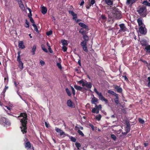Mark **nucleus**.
<instances>
[{"label":"nucleus","instance_id":"nucleus-1","mask_svg":"<svg viewBox=\"0 0 150 150\" xmlns=\"http://www.w3.org/2000/svg\"><path fill=\"white\" fill-rule=\"evenodd\" d=\"M18 117H22V118L20 119V122L21 124L20 128L21 129V132L23 134L26 133L27 132V115L26 112L21 113Z\"/></svg>","mask_w":150,"mask_h":150},{"label":"nucleus","instance_id":"nucleus-2","mask_svg":"<svg viewBox=\"0 0 150 150\" xmlns=\"http://www.w3.org/2000/svg\"><path fill=\"white\" fill-rule=\"evenodd\" d=\"M137 11L142 17H144L147 15V10L146 7L145 6H139L137 9Z\"/></svg>","mask_w":150,"mask_h":150},{"label":"nucleus","instance_id":"nucleus-3","mask_svg":"<svg viewBox=\"0 0 150 150\" xmlns=\"http://www.w3.org/2000/svg\"><path fill=\"white\" fill-rule=\"evenodd\" d=\"M0 124L4 125L9 126L11 125L10 122L5 117L0 116Z\"/></svg>","mask_w":150,"mask_h":150},{"label":"nucleus","instance_id":"nucleus-4","mask_svg":"<svg viewBox=\"0 0 150 150\" xmlns=\"http://www.w3.org/2000/svg\"><path fill=\"white\" fill-rule=\"evenodd\" d=\"M113 13V16L115 18L117 19H120L122 18L121 12L118 9H115L114 10Z\"/></svg>","mask_w":150,"mask_h":150},{"label":"nucleus","instance_id":"nucleus-5","mask_svg":"<svg viewBox=\"0 0 150 150\" xmlns=\"http://www.w3.org/2000/svg\"><path fill=\"white\" fill-rule=\"evenodd\" d=\"M98 96V97L100 100L102 101H104L106 103H108V100L106 98H105L102 95L101 92H99L97 94Z\"/></svg>","mask_w":150,"mask_h":150},{"label":"nucleus","instance_id":"nucleus-6","mask_svg":"<svg viewBox=\"0 0 150 150\" xmlns=\"http://www.w3.org/2000/svg\"><path fill=\"white\" fill-rule=\"evenodd\" d=\"M102 3L103 4H105L110 6L112 5L113 2L111 0H102Z\"/></svg>","mask_w":150,"mask_h":150},{"label":"nucleus","instance_id":"nucleus-7","mask_svg":"<svg viewBox=\"0 0 150 150\" xmlns=\"http://www.w3.org/2000/svg\"><path fill=\"white\" fill-rule=\"evenodd\" d=\"M113 87L116 90L117 93H122V92L123 90L120 86L117 85H114Z\"/></svg>","mask_w":150,"mask_h":150},{"label":"nucleus","instance_id":"nucleus-8","mask_svg":"<svg viewBox=\"0 0 150 150\" xmlns=\"http://www.w3.org/2000/svg\"><path fill=\"white\" fill-rule=\"evenodd\" d=\"M67 105L69 107L73 108H74L75 107V105L70 99L67 100Z\"/></svg>","mask_w":150,"mask_h":150},{"label":"nucleus","instance_id":"nucleus-9","mask_svg":"<svg viewBox=\"0 0 150 150\" xmlns=\"http://www.w3.org/2000/svg\"><path fill=\"white\" fill-rule=\"evenodd\" d=\"M119 26L120 28V31H122L124 32L126 31L127 28H126L124 23H121L119 25Z\"/></svg>","mask_w":150,"mask_h":150},{"label":"nucleus","instance_id":"nucleus-10","mask_svg":"<svg viewBox=\"0 0 150 150\" xmlns=\"http://www.w3.org/2000/svg\"><path fill=\"white\" fill-rule=\"evenodd\" d=\"M69 13L70 14H71L73 16V19L75 21H76L77 18V14L76 13H75L73 11L71 10L69 11Z\"/></svg>","mask_w":150,"mask_h":150},{"label":"nucleus","instance_id":"nucleus-11","mask_svg":"<svg viewBox=\"0 0 150 150\" xmlns=\"http://www.w3.org/2000/svg\"><path fill=\"white\" fill-rule=\"evenodd\" d=\"M26 141H25V148H28V149H30L31 147V145L30 142L28 141V139L26 138Z\"/></svg>","mask_w":150,"mask_h":150},{"label":"nucleus","instance_id":"nucleus-12","mask_svg":"<svg viewBox=\"0 0 150 150\" xmlns=\"http://www.w3.org/2000/svg\"><path fill=\"white\" fill-rule=\"evenodd\" d=\"M86 86L88 88L90 89L92 87V83L91 82H87L85 83L84 84H83V86Z\"/></svg>","mask_w":150,"mask_h":150},{"label":"nucleus","instance_id":"nucleus-13","mask_svg":"<svg viewBox=\"0 0 150 150\" xmlns=\"http://www.w3.org/2000/svg\"><path fill=\"white\" fill-rule=\"evenodd\" d=\"M18 4L19 5V7L22 10H25V8L24 7V5L23 4L22 1L21 0H19L18 1Z\"/></svg>","mask_w":150,"mask_h":150},{"label":"nucleus","instance_id":"nucleus-14","mask_svg":"<svg viewBox=\"0 0 150 150\" xmlns=\"http://www.w3.org/2000/svg\"><path fill=\"white\" fill-rule=\"evenodd\" d=\"M91 103L92 104H94L95 105L96 104L98 101V99L95 97H93L91 100Z\"/></svg>","mask_w":150,"mask_h":150},{"label":"nucleus","instance_id":"nucleus-15","mask_svg":"<svg viewBox=\"0 0 150 150\" xmlns=\"http://www.w3.org/2000/svg\"><path fill=\"white\" fill-rule=\"evenodd\" d=\"M18 46L19 48L23 49L25 48V46L24 45L23 41H19L18 42Z\"/></svg>","mask_w":150,"mask_h":150},{"label":"nucleus","instance_id":"nucleus-16","mask_svg":"<svg viewBox=\"0 0 150 150\" xmlns=\"http://www.w3.org/2000/svg\"><path fill=\"white\" fill-rule=\"evenodd\" d=\"M126 125L127 127L126 128V131L128 133L129 132L130 130V124L129 122H126Z\"/></svg>","mask_w":150,"mask_h":150},{"label":"nucleus","instance_id":"nucleus-17","mask_svg":"<svg viewBox=\"0 0 150 150\" xmlns=\"http://www.w3.org/2000/svg\"><path fill=\"white\" fill-rule=\"evenodd\" d=\"M96 108L97 110L96 114H98L99 113V110L100 109H101L102 108V105L101 104H100L98 105L97 104L95 105V107Z\"/></svg>","mask_w":150,"mask_h":150},{"label":"nucleus","instance_id":"nucleus-18","mask_svg":"<svg viewBox=\"0 0 150 150\" xmlns=\"http://www.w3.org/2000/svg\"><path fill=\"white\" fill-rule=\"evenodd\" d=\"M143 19L141 18L137 19V21L139 26H141L143 25Z\"/></svg>","mask_w":150,"mask_h":150},{"label":"nucleus","instance_id":"nucleus-19","mask_svg":"<svg viewBox=\"0 0 150 150\" xmlns=\"http://www.w3.org/2000/svg\"><path fill=\"white\" fill-rule=\"evenodd\" d=\"M79 25H80L81 27H82V28H85V29H88V27L87 25H86L85 24L83 23H79Z\"/></svg>","mask_w":150,"mask_h":150},{"label":"nucleus","instance_id":"nucleus-20","mask_svg":"<svg viewBox=\"0 0 150 150\" xmlns=\"http://www.w3.org/2000/svg\"><path fill=\"white\" fill-rule=\"evenodd\" d=\"M41 11L43 14H45L47 11V8L44 6L42 7Z\"/></svg>","mask_w":150,"mask_h":150},{"label":"nucleus","instance_id":"nucleus-21","mask_svg":"<svg viewBox=\"0 0 150 150\" xmlns=\"http://www.w3.org/2000/svg\"><path fill=\"white\" fill-rule=\"evenodd\" d=\"M140 42L142 46H146L147 44V41L145 40H141Z\"/></svg>","mask_w":150,"mask_h":150},{"label":"nucleus","instance_id":"nucleus-22","mask_svg":"<svg viewBox=\"0 0 150 150\" xmlns=\"http://www.w3.org/2000/svg\"><path fill=\"white\" fill-rule=\"evenodd\" d=\"M115 96V98L114 99L115 102L116 104H118L119 103V95L117 94Z\"/></svg>","mask_w":150,"mask_h":150},{"label":"nucleus","instance_id":"nucleus-23","mask_svg":"<svg viewBox=\"0 0 150 150\" xmlns=\"http://www.w3.org/2000/svg\"><path fill=\"white\" fill-rule=\"evenodd\" d=\"M139 31L141 34H144V28L142 26H140L139 28Z\"/></svg>","mask_w":150,"mask_h":150},{"label":"nucleus","instance_id":"nucleus-24","mask_svg":"<svg viewBox=\"0 0 150 150\" xmlns=\"http://www.w3.org/2000/svg\"><path fill=\"white\" fill-rule=\"evenodd\" d=\"M74 87L76 90L81 91L82 89L84 88L80 86H78L77 85H74Z\"/></svg>","mask_w":150,"mask_h":150},{"label":"nucleus","instance_id":"nucleus-25","mask_svg":"<svg viewBox=\"0 0 150 150\" xmlns=\"http://www.w3.org/2000/svg\"><path fill=\"white\" fill-rule=\"evenodd\" d=\"M79 32L81 33L83 36L86 35V31L83 30V28H81L79 31Z\"/></svg>","mask_w":150,"mask_h":150},{"label":"nucleus","instance_id":"nucleus-26","mask_svg":"<svg viewBox=\"0 0 150 150\" xmlns=\"http://www.w3.org/2000/svg\"><path fill=\"white\" fill-rule=\"evenodd\" d=\"M135 2V0H127V4L128 5L131 4L132 5Z\"/></svg>","mask_w":150,"mask_h":150},{"label":"nucleus","instance_id":"nucleus-27","mask_svg":"<svg viewBox=\"0 0 150 150\" xmlns=\"http://www.w3.org/2000/svg\"><path fill=\"white\" fill-rule=\"evenodd\" d=\"M21 52L20 51H18V56L17 57V61L18 62H22L21 61V58H20V54Z\"/></svg>","mask_w":150,"mask_h":150},{"label":"nucleus","instance_id":"nucleus-28","mask_svg":"<svg viewBox=\"0 0 150 150\" xmlns=\"http://www.w3.org/2000/svg\"><path fill=\"white\" fill-rule=\"evenodd\" d=\"M144 50H146V52L150 53V45L146 46Z\"/></svg>","mask_w":150,"mask_h":150},{"label":"nucleus","instance_id":"nucleus-29","mask_svg":"<svg viewBox=\"0 0 150 150\" xmlns=\"http://www.w3.org/2000/svg\"><path fill=\"white\" fill-rule=\"evenodd\" d=\"M108 93L109 94H110L115 96L117 94L114 92L113 91H112L111 90H108Z\"/></svg>","mask_w":150,"mask_h":150},{"label":"nucleus","instance_id":"nucleus-30","mask_svg":"<svg viewBox=\"0 0 150 150\" xmlns=\"http://www.w3.org/2000/svg\"><path fill=\"white\" fill-rule=\"evenodd\" d=\"M36 46L35 45H33L31 51V52L32 53L33 55H34L35 54V52L36 50Z\"/></svg>","mask_w":150,"mask_h":150},{"label":"nucleus","instance_id":"nucleus-31","mask_svg":"<svg viewBox=\"0 0 150 150\" xmlns=\"http://www.w3.org/2000/svg\"><path fill=\"white\" fill-rule=\"evenodd\" d=\"M65 91L67 95L69 96H71V93L69 89L67 88H66Z\"/></svg>","mask_w":150,"mask_h":150},{"label":"nucleus","instance_id":"nucleus-32","mask_svg":"<svg viewBox=\"0 0 150 150\" xmlns=\"http://www.w3.org/2000/svg\"><path fill=\"white\" fill-rule=\"evenodd\" d=\"M101 117L102 116L101 115L98 114L96 116L95 118L97 120L99 121L100 120Z\"/></svg>","mask_w":150,"mask_h":150},{"label":"nucleus","instance_id":"nucleus-33","mask_svg":"<svg viewBox=\"0 0 150 150\" xmlns=\"http://www.w3.org/2000/svg\"><path fill=\"white\" fill-rule=\"evenodd\" d=\"M19 63L18 67L20 69L22 70L23 68V63L22 62H19Z\"/></svg>","mask_w":150,"mask_h":150},{"label":"nucleus","instance_id":"nucleus-34","mask_svg":"<svg viewBox=\"0 0 150 150\" xmlns=\"http://www.w3.org/2000/svg\"><path fill=\"white\" fill-rule=\"evenodd\" d=\"M33 26L34 28V30L37 33H39V31L38 28H37V27L36 25L35 24H33Z\"/></svg>","mask_w":150,"mask_h":150},{"label":"nucleus","instance_id":"nucleus-35","mask_svg":"<svg viewBox=\"0 0 150 150\" xmlns=\"http://www.w3.org/2000/svg\"><path fill=\"white\" fill-rule=\"evenodd\" d=\"M84 41H85L86 42L88 41L89 40V37L87 35H86L83 36Z\"/></svg>","mask_w":150,"mask_h":150},{"label":"nucleus","instance_id":"nucleus-36","mask_svg":"<svg viewBox=\"0 0 150 150\" xmlns=\"http://www.w3.org/2000/svg\"><path fill=\"white\" fill-rule=\"evenodd\" d=\"M100 17L105 22L106 21L107 18L105 17V15L102 14L101 15Z\"/></svg>","mask_w":150,"mask_h":150},{"label":"nucleus","instance_id":"nucleus-37","mask_svg":"<svg viewBox=\"0 0 150 150\" xmlns=\"http://www.w3.org/2000/svg\"><path fill=\"white\" fill-rule=\"evenodd\" d=\"M86 44V42L85 41H83L81 42V45L82 47H83L87 45Z\"/></svg>","mask_w":150,"mask_h":150},{"label":"nucleus","instance_id":"nucleus-38","mask_svg":"<svg viewBox=\"0 0 150 150\" xmlns=\"http://www.w3.org/2000/svg\"><path fill=\"white\" fill-rule=\"evenodd\" d=\"M79 135H81L82 137L84 136V135L80 129H78L77 131Z\"/></svg>","mask_w":150,"mask_h":150},{"label":"nucleus","instance_id":"nucleus-39","mask_svg":"<svg viewBox=\"0 0 150 150\" xmlns=\"http://www.w3.org/2000/svg\"><path fill=\"white\" fill-rule=\"evenodd\" d=\"M61 42L62 43V45H63V46H65V45H68L67 40H62Z\"/></svg>","mask_w":150,"mask_h":150},{"label":"nucleus","instance_id":"nucleus-40","mask_svg":"<svg viewBox=\"0 0 150 150\" xmlns=\"http://www.w3.org/2000/svg\"><path fill=\"white\" fill-rule=\"evenodd\" d=\"M41 47H42V49L45 52H48L47 50V49L45 47V46L44 45H41Z\"/></svg>","mask_w":150,"mask_h":150},{"label":"nucleus","instance_id":"nucleus-41","mask_svg":"<svg viewBox=\"0 0 150 150\" xmlns=\"http://www.w3.org/2000/svg\"><path fill=\"white\" fill-rule=\"evenodd\" d=\"M76 146L77 148L78 149H79V148L81 147V146L80 144L78 143H75Z\"/></svg>","mask_w":150,"mask_h":150},{"label":"nucleus","instance_id":"nucleus-42","mask_svg":"<svg viewBox=\"0 0 150 150\" xmlns=\"http://www.w3.org/2000/svg\"><path fill=\"white\" fill-rule=\"evenodd\" d=\"M83 50L86 52H88V50L87 49V45L82 47Z\"/></svg>","mask_w":150,"mask_h":150},{"label":"nucleus","instance_id":"nucleus-43","mask_svg":"<svg viewBox=\"0 0 150 150\" xmlns=\"http://www.w3.org/2000/svg\"><path fill=\"white\" fill-rule=\"evenodd\" d=\"M25 26L27 28H28L29 27V23L28 21L26 19L25 20Z\"/></svg>","mask_w":150,"mask_h":150},{"label":"nucleus","instance_id":"nucleus-44","mask_svg":"<svg viewBox=\"0 0 150 150\" xmlns=\"http://www.w3.org/2000/svg\"><path fill=\"white\" fill-rule=\"evenodd\" d=\"M70 138L71 141L72 142H75L76 141V139L75 138H74L72 136H71L70 137Z\"/></svg>","mask_w":150,"mask_h":150},{"label":"nucleus","instance_id":"nucleus-45","mask_svg":"<svg viewBox=\"0 0 150 150\" xmlns=\"http://www.w3.org/2000/svg\"><path fill=\"white\" fill-rule=\"evenodd\" d=\"M57 66L60 69H62V67L61 64V63L59 62L57 63Z\"/></svg>","mask_w":150,"mask_h":150},{"label":"nucleus","instance_id":"nucleus-46","mask_svg":"<svg viewBox=\"0 0 150 150\" xmlns=\"http://www.w3.org/2000/svg\"><path fill=\"white\" fill-rule=\"evenodd\" d=\"M111 138L114 141L116 140V137L114 134H111Z\"/></svg>","mask_w":150,"mask_h":150},{"label":"nucleus","instance_id":"nucleus-47","mask_svg":"<svg viewBox=\"0 0 150 150\" xmlns=\"http://www.w3.org/2000/svg\"><path fill=\"white\" fill-rule=\"evenodd\" d=\"M71 89L72 91V93L74 96L75 94V90L74 88L72 87V86H71Z\"/></svg>","mask_w":150,"mask_h":150},{"label":"nucleus","instance_id":"nucleus-48","mask_svg":"<svg viewBox=\"0 0 150 150\" xmlns=\"http://www.w3.org/2000/svg\"><path fill=\"white\" fill-rule=\"evenodd\" d=\"M67 48L65 46H63L62 47V50L64 52L67 51Z\"/></svg>","mask_w":150,"mask_h":150},{"label":"nucleus","instance_id":"nucleus-49","mask_svg":"<svg viewBox=\"0 0 150 150\" xmlns=\"http://www.w3.org/2000/svg\"><path fill=\"white\" fill-rule=\"evenodd\" d=\"M95 3V0H91L89 4L92 6Z\"/></svg>","mask_w":150,"mask_h":150},{"label":"nucleus","instance_id":"nucleus-50","mask_svg":"<svg viewBox=\"0 0 150 150\" xmlns=\"http://www.w3.org/2000/svg\"><path fill=\"white\" fill-rule=\"evenodd\" d=\"M95 108H93L92 110V112L93 113H96L97 112V110Z\"/></svg>","mask_w":150,"mask_h":150},{"label":"nucleus","instance_id":"nucleus-51","mask_svg":"<svg viewBox=\"0 0 150 150\" xmlns=\"http://www.w3.org/2000/svg\"><path fill=\"white\" fill-rule=\"evenodd\" d=\"M78 83H79V84H82V86H83V84H84L85 83L84 82V81H83V80H81L80 81H79L78 82Z\"/></svg>","mask_w":150,"mask_h":150},{"label":"nucleus","instance_id":"nucleus-52","mask_svg":"<svg viewBox=\"0 0 150 150\" xmlns=\"http://www.w3.org/2000/svg\"><path fill=\"white\" fill-rule=\"evenodd\" d=\"M122 77L126 81H129L126 75H123Z\"/></svg>","mask_w":150,"mask_h":150},{"label":"nucleus","instance_id":"nucleus-53","mask_svg":"<svg viewBox=\"0 0 150 150\" xmlns=\"http://www.w3.org/2000/svg\"><path fill=\"white\" fill-rule=\"evenodd\" d=\"M52 30H50L49 32H48L46 34L47 35L49 36L50 35L52 34Z\"/></svg>","mask_w":150,"mask_h":150},{"label":"nucleus","instance_id":"nucleus-54","mask_svg":"<svg viewBox=\"0 0 150 150\" xmlns=\"http://www.w3.org/2000/svg\"><path fill=\"white\" fill-rule=\"evenodd\" d=\"M148 2L147 0H145L143 2L142 4L144 5L147 6Z\"/></svg>","mask_w":150,"mask_h":150},{"label":"nucleus","instance_id":"nucleus-55","mask_svg":"<svg viewBox=\"0 0 150 150\" xmlns=\"http://www.w3.org/2000/svg\"><path fill=\"white\" fill-rule=\"evenodd\" d=\"M89 125V126L91 127L92 129V130L93 131L94 130V126H93V125L91 124H90Z\"/></svg>","mask_w":150,"mask_h":150},{"label":"nucleus","instance_id":"nucleus-56","mask_svg":"<svg viewBox=\"0 0 150 150\" xmlns=\"http://www.w3.org/2000/svg\"><path fill=\"white\" fill-rule=\"evenodd\" d=\"M139 61H142V62H143V63H145L146 64H148V63L146 61L144 60L143 59H142V58H141L139 60Z\"/></svg>","mask_w":150,"mask_h":150},{"label":"nucleus","instance_id":"nucleus-57","mask_svg":"<svg viewBox=\"0 0 150 150\" xmlns=\"http://www.w3.org/2000/svg\"><path fill=\"white\" fill-rule=\"evenodd\" d=\"M30 19V21L33 23V24H34L35 22L34 20L32 17L29 18Z\"/></svg>","mask_w":150,"mask_h":150},{"label":"nucleus","instance_id":"nucleus-58","mask_svg":"<svg viewBox=\"0 0 150 150\" xmlns=\"http://www.w3.org/2000/svg\"><path fill=\"white\" fill-rule=\"evenodd\" d=\"M55 130L57 132H60L61 131H62L61 129L57 128H55Z\"/></svg>","mask_w":150,"mask_h":150},{"label":"nucleus","instance_id":"nucleus-59","mask_svg":"<svg viewBox=\"0 0 150 150\" xmlns=\"http://www.w3.org/2000/svg\"><path fill=\"white\" fill-rule=\"evenodd\" d=\"M40 64L42 65V66H43V65H44L45 64V62L44 61H43L42 60H41L40 62Z\"/></svg>","mask_w":150,"mask_h":150},{"label":"nucleus","instance_id":"nucleus-60","mask_svg":"<svg viewBox=\"0 0 150 150\" xmlns=\"http://www.w3.org/2000/svg\"><path fill=\"white\" fill-rule=\"evenodd\" d=\"M6 91V90H5V89H4L2 93V95H3L4 97L5 96V93Z\"/></svg>","mask_w":150,"mask_h":150},{"label":"nucleus","instance_id":"nucleus-61","mask_svg":"<svg viewBox=\"0 0 150 150\" xmlns=\"http://www.w3.org/2000/svg\"><path fill=\"white\" fill-rule=\"evenodd\" d=\"M139 121L141 124H143L144 122V120L141 118L139 119Z\"/></svg>","mask_w":150,"mask_h":150},{"label":"nucleus","instance_id":"nucleus-62","mask_svg":"<svg viewBox=\"0 0 150 150\" xmlns=\"http://www.w3.org/2000/svg\"><path fill=\"white\" fill-rule=\"evenodd\" d=\"M48 50L50 53H52L53 52V51L50 46H49Z\"/></svg>","mask_w":150,"mask_h":150},{"label":"nucleus","instance_id":"nucleus-63","mask_svg":"<svg viewBox=\"0 0 150 150\" xmlns=\"http://www.w3.org/2000/svg\"><path fill=\"white\" fill-rule=\"evenodd\" d=\"M91 6L92 5L89 4L86 6V7L87 9H89Z\"/></svg>","mask_w":150,"mask_h":150},{"label":"nucleus","instance_id":"nucleus-64","mask_svg":"<svg viewBox=\"0 0 150 150\" xmlns=\"http://www.w3.org/2000/svg\"><path fill=\"white\" fill-rule=\"evenodd\" d=\"M84 4V1L83 0H82V1L81 2V3L80 4V5L81 6H82Z\"/></svg>","mask_w":150,"mask_h":150}]
</instances>
